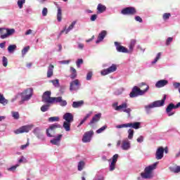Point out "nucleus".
Segmentation results:
<instances>
[{"instance_id": "obj_1", "label": "nucleus", "mask_w": 180, "mask_h": 180, "mask_svg": "<svg viewBox=\"0 0 180 180\" xmlns=\"http://www.w3.org/2000/svg\"><path fill=\"white\" fill-rule=\"evenodd\" d=\"M42 102L44 103H59L60 106H67V101L63 100L62 96L51 97V91H46L42 95Z\"/></svg>"}, {"instance_id": "obj_2", "label": "nucleus", "mask_w": 180, "mask_h": 180, "mask_svg": "<svg viewBox=\"0 0 180 180\" xmlns=\"http://www.w3.org/2000/svg\"><path fill=\"white\" fill-rule=\"evenodd\" d=\"M140 88H143V86H146V89L143 90L140 89V88L137 87V86H134L132 88L131 93L129 94V96L131 98H137V96H141V95H144L148 89H150V86L147 85L146 83L142 82L139 84Z\"/></svg>"}, {"instance_id": "obj_3", "label": "nucleus", "mask_w": 180, "mask_h": 180, "mask_svg": "<svg viewBox=\"0 0 180 180\" xmlns=\"http://www.w3.org/2000/svg\"><path fill=\"white\" fill-rule=\"evenodd\" d=\"M157 165H158V162H156L153 165L146 167L144 169V172L141 173V178L143 179H151V178L154 176L153 171L157 168Z\"/></svg>"}, {"instance_id": "obj_4", "label": "nucleus", "mask_w": 180, "mask_h": 180, "mask_svg": "<svg viewBox=\"0 0 180 180\" xmlns=\"http://www.w3.org/2000/svg\"><path fill=\"white\" fill-rule=\"evenodd\" d=\"M165 99H167V96H164L163 98L160 101H154L152 104L145 106L146 112H150V109L153 108H160V106H164L165 105Z\"/></svg>"}, {"instance_id": "obj_5", "label": "nucleus", "mask_w": 180, "mask_h": 180, "mask_svg": "<svg viewBox=\"0 0 180 180\" xmlns=\"http://www.w3.org/2000/svg\"><path fill=\"white\" fill-rule=\"evenodd\" d=\"M15 33V29L0 28L1 39H6Z\"/></svg>"}, {"instance_id": "obj_6", "label": "nucleus", "mask_w": 180, "mask_h": 180, "mask_svg": "<svg viewBox=\"0 0 180 180\" xmlns=\"http://www.w3.org/2000/svg\"><path fill=\"white\" fill-rule=\"evenodd\" d=\"M58 129H61L60 124H59L58 123L51 124L49 126V128L46 129V136L48 137H53V134H54V133H56V130H57Z\"/></svg>"}, {"instance_id": "obj_7", "label": "nucleus", "mask_w": 180, "mask_h": 180, "mask_svg": "<svg viewBox=\"0 0 180 180\" xmlns=\"http://www.w3.org/2000/svg\"><path fill=\"white\" fill-rule=\"evenodd\" d=\"M115 110L120 111L122 110L125 113H127L128 117H130L131 110L130 108H127V103H123L122 104L120 105H117L115 107Z\"/></svg>"}, {"instance_id": "obj_8", "label": "nucleus", "mask_w": 180, "mask_h": 180, "mask_svg": "<svg viewBox=\"0 0 180 180\" xmlns=\"http://www.w3.org/2000/svg\"><path fill=\"white\" fill-rule=\"evenodd\" d=\"M122 15H128L129 16H133L137 13V10L134 7H127L121 11Z\"/></svg>"}, {"instance_id": "obj_9", "label": "nucleus", "mask_w": 180, "mask_h": 180, "mask_svg": "<svg viewBox=\"0 0 180 180\" xmlns=\"http://www.w3.org/2000/svg\"><path fill=\"white\" fill-rule=\"evenodd\" d=\"M22 96V102H25V101H29L33 96V90L32 89H27L25 91V92L21 94Z\"/></svg>"}, {"instance_id": "obj_10", "label": "nucleus", "mask_w": 180, "mask_h": 180, "mask_svg": "<svg viewBox=\"0 0 180 180\" xmlns=\"http://www.w3.org/2000/svg\"><path fill=\"white\" fill-rule=\"evenodd\" d=\"M117 70V65L116 64H112L110 67L107 69H104L101 70V75H108V74H112V72H115Z\"/></svg>"}, {"instance_id": "obj_11", "label": "nucleus", "mask_w": 180, "mask_h": 180, "mask_svg": "<svg viewBox=\"0 0 180 180\" xmlns=\"http://www.w3.org/2000/svg\"><path fill=\"white\" fill-rule=\"evenodd\" d=\"M30 130H32V125H25L14 131V133L15 134H20L22 133H29Z\"/></svg>"}, {"instance_id": "obj_12", "label": "nucleus", "mask_w": 180, "mask_h": 180, "mask_svg": "<svg viewBox=\"0 0 180 180\" xmlns=\"http://www.w3.org/2000/svg\"><path fill=\"white\" fill-rule=\"evenodd\" d=\"M79 86H81V82H79V80L75 79L70 82V91H78V89H79Z\"/></svg>"}, {"instance_id": "obj_13", "label": "nucleus", "mask_w": 180, "mask_h": 180, "mask_svg": "<svg viewBox=\"0 0 180 180\" xmlns=\"http://www.w3.org/2000/svg\"><path fill=\"white\" fill-rule=\"evenodd\" d=\"M92 136H94V131L92 130L84 133L82 139L83 143H89L91 141V139H92Z\"/></svg>"}, {"instance_id": "obj_14", "label": "nucleus", "mask_w": 180, "mask_h": 180, "mask_svg": "<svg viewBox=\"0 0 180 180\" xmlns=\"http://www.w3.org/2000/svg\"><path fill=\"white\" fill-rule=\"evenodd\" d=\"M101 117H102L101 113L96 114L89 123V126H91V127H95V124L98 123V122L101 120Z\"/></svg>"}, {"instance_id": "obj_15", "label": "nucleus", "mask_w": 180, "mask_h": 180, "mask_svg": "<svg viewBox=\"0 0 180 180\" xmlns=\"http://www.w3.org/2000/svg\"><path fill=\"white\" fill-rule=\"evenodd\" d=\"M115 46L116 47V50L117 51H118V53H130V51H129V49H127L126 47L120 45V43L115 41Z\"/></svg>"}, {"instance_id": "obj_16", "label": "nucleus", "mask_w": 180, "mask_h": 180, "mask_svg": "<svg viewBox=\"0 0 180 180\" xmlns=\"http://www.w3.org/2000/svg\"><path fill=\"white\" fill-rule=\"evenodd\" d=\"M77 24V21H73L70 26L68 27V28L67 29V27H65L64 29L60 31L59 36H61V34H63V33H64V32H65L66 34H68V33L70 32V30H72L74 29V27L75 26V25Z\"/></svg>"}, {"instance_id": "obj_17", "label": "nucleus", "mask_w": 180, "mask_h": 180, "mask_svg": "<svg viewBox=\"0 0 180 180\" xmlns=\"http://www.w3.org/2000/svg\"><path fill=\"white\" fill-rule=\"evenodd\" d=\"M164 158V148L162 146L159 147L155 153L156 160H162Z\"/></svg>"}, {"instance_id": "obj_18", "label": "nucleus", "mask_w": 180, "mask_h": 180, "mask_svg": "<svg viewBox=\"0 0 180 180\" xmlns=\"http://www.w3.org/2000/svg\"><path fill=\"white\" fill-rule=\"evenodd\" d=\"M107 34H108V32L106 30L101 31V33L98 34L97 40L96 41V44L101 43V41H103V39L106 37Z\"/></svg>"}, {"instance_id": "obj_19", "label": "nucleus", "mask_w": 180, "mask_h": 180, "mask_svg": "<svg viewBox=\"0 0 180 180\" xmlns=\"http://www.w3.org/2000/svg\"><path fill=\"white\" fill-rule=\"evenodd\" d=\"M172 109H176L175 108V105L174 103H169L167 108H166V113H167L168 116H174V115H175V112H172Z\"/></svg>"}, {"instance_id": "obj_20", "label": "nucleus", "mask_w": 180, "mask_h": 180, "mask_svg": "<svg viewBox=\"0 0 180 180\" xmlns=\"http://www.w3.org/2000/svg\"><path fill=\"white\" fill-rule=\"evenodd\" d=\"M63 119L66 122L72 123V122H74V115H72L71 112H66L63 115Z\"/></svg>"}, {"instance_id": "obj_21", "label": "nucleus", "mask_w": 180, "mask_h": 180, "mask_svg": "<svg viewBox=\"0 0 180 180\" xmlns=\"http://www.w3.org/2000/svg\"><path fill=\"white\" fill-rule=\"evenodd\" d=\"M168 84V80L162 79L157 82L155 84L156 88H162V86H165Z\"/></svg>"}, {"instance_id": "obj_22", "label": "nucleus", "mask_w": 180, "mask_h": 180, "mask_svg": "<svg viewBox=\"0 0 180 180\" xmlns=\"http://www.w3.org/2000/svg\"><path fill=\"white\" fill-rule=\"evenodd\" d=\"M61 137H63V134H59L58 135L56 139L51 140V144H53V146H59Z\"/></svg>"}, {"instance_id": "obj_23", "label": "nucleus", "mask_w": 180, "mask_h": 180, "mask_svg": "<svg viewBox=\"0 0 180 180\" xmlns=\"http://www.w3.org/2000/svg\"><path fill=\"white\" fill-rule=\"evenodd\" d=\"M53 71H54V65L50 64L49 66L48 67L47 78H51V77H53Z\"/></svg>"}, {"instance_id": "obj_24", "label": "nucleus", "mask_w": 180, "mask_h": 180, "mask_svg": "<svg viewBox=\"0 0 180 180\" xmlns=\"http://www.w3.org/2000/svg\"><path fill=\"white\" fill-rule=\"evenodd\" d=\"M122 150H129L130 148V141L127 139L122 141Z\"/></svg>"}, {"instance_id": "obj_25", "label": "nucleus", "mask_w": 180, "mask_h": 180, "mask_svg": "<svg viewBox=\"0 0 180 180\" xmlns=\"http://www.w3.org/2000/svg\"><path fill=\"white\" fill-rule=\"evenodd\" d=\"M140 124L141 123L139 122L127 123L128 127H131L132 129H135V130L140 129Z\"/></svg>"}, {"instance_id": "obj_26", "label": "nucleus", "mask_w": 180, "mask_h": 180, "mask_svg": "<svg viewBox=\"0 0 180 180\" xmlns=\"http://www.w3.org/2000/svg\"><path fill=\"white\" fill-rule=\"evenodd\" d=\"M106 11V7L102 4H99L97 6V13H103Z\"/></svg>"}, {"instance_id": "obj_27", "label": "nucleus", "mask_w": 180, "mask_h": 180, "mask_svg": "<svg viewBox=\"0 0 180 180\" xmlns=\"http://www.w3.org/2000/svg\"><path fill=\"white\" fill-rule=\"evenodd\" d=\"M70 78L71 79H75L77 78V70L74 68L73 67H70Z\"/></svg>"}, {"instance_id": "obj_28", "label": "nucleus", "mask_w": 180, "mask_h": 180, "mask_svg": "<svg viewBox=\"0 0 180 180\" xmlns=\"http://www.w3.org/2000/svg\"><path fill=\"white\" fill-rule=\"evenodd\" d=\"M57 20L58 22H61V20H63V12L60 7H58Z\"/></svg>"}, {"instance_id": "obj_29", "label": "nucleus", "mask_w": 180, "mask_h": 180, "mask_svg": "<svg viewBox=\"0 0 180 180\" xmlns=\"http://www.w3.org/2000/svg\"><path fill=\"white\" fill-rule=\"evenodd\" d=\"M82 105H84V101H74L72 103V108H81Z\"/></svg>"}, {"instance_id": "obj_30", "label": "nucleus", "mask_w": 180, "mask_h": 180, "mask_svg": "<svg viewBox=\"0 0 180 180\" xmlns=\"http://www.w3.org/2000/svg\"><path fill=\"white\" fill-rule=\"evenodd\" d=\"M63 128L65 129V131H70L71 130V122H63Z\"/></svg>"}, {"instance_id": "obj_31", "label": "nucleus", "mask_w": 180, "mask_h": 180, "mask_svg": "<svg viewBox=\"0 0 180 180\" xmlns=\"http://www.w3.org/2000/svg\"><path fill=\"white\" fill-rule=\"evenodd\" d=\"M136 39H131V42L129 45V53H131L133 51V49H134V46H136Z\"/></svg>"}, {"instance_id": "obj_32", "label": "nucleus", "mask_w": 180, "mask_h": 180, "mask_svg": "<svg viewBox=\"0 0 180 180\" xmlns=\"http://www.w3.org/2000/svg\"><path fill=\"white\" fill-rule=\"evenodd\" d=\"M84 167H85V162L84 161H80L78 163V165H77L78 171H82V169H84Z\"/></svg>"}, {"instance_id": "obj_33", "label": "nucleus", "mask_w": 180, "mask_h": 180, "mask_svg": "<svg viewBox=\"0 0 180 180\" xmlns=\"http://www.w3.org/2000/svg\"><path fill=\"white\" fill-rule=\"evenodd\" d=\"M29 50H30V46H27L25 48H23V49L21 51L22 57H25V56H26V54L27 53V51H29Z\"/></svg>"}, {"instance_id": "obj_34", "label": "nucleus", "mask_w": 180, "mask_h": 180, "mask_svg": "<svg viewBox=\"0 0 180 180\" xmlns=\"http://www.w3.org/2000/svg\"><path fill=\"white\" fill-rule=\"evenodd\" d=\"M106 129H108V125H104L100 129H97L96 133H97V134H101V133H103Z\"/></svg>"}, {"instance_id": "obj_35", "label": "nucleus", "mask_w": 180, "mask_h": 180, "mask_svg": "<svg viewBox=\"0 0 180 180\" xmlns=\"http://www.w3.org/2000/svg\"><path fill=\"white\" fill-rule=\"evenodd\" d=\"M0 103H1L2 105H6L8 103V100H6L5 97H4V95L1 94H0Z\"/></svg>"}, {"instance_id": "obj_36", "label": "nucleus", "mask_w": 180, "mask_h": 180, "mask_svg": "<svg viewBox=\"0 0 180 180\" xmlns=\"http://www.w3.org/2000/svg\"><path fill=\"white\" fill-rule=\"evenodd\" d=\"M34 134H35V136L38 138L40 139V128L37 127L34 129L33 131Z\"/></svg>"}, {"instance_id": "obj_37", "label": "nucleus", "mask_w": 180, "mask_h": 180, "mask_svg": "<svg viewBox=\"0 0 180 180\" xmlns=\"http://www.w3.org/2000/svg\"><path fill=\"white\" fill-rule=\"evenodd\" d=\"M128 134H129V135H128L129 140H131V139H133V136H134V130L129 129L128 130Z\"/></svg>"}, {"instance_id": "obj_38", "label": "nucleus", "mask_w": 180, "mask_h": 180, "mask_svg": "<svg viewBox=\"0 0 180 180\" xmlns=\"http://www.w3.org/2000/svg\"><path fill=\"white\" fill-rule=\"evenodd\" d=\"M15 50H16V45L13 44V45H10L8 47V53H13V51H15Z\"/></svg>"}, {"instance_id": "obj_39", "label": "nucleus", "mask_w": 180, "mask_h": 180, "mask_svg": "<svg viewBox=\"0 0 180 180\" xmlns=\"http://www.w3.org/2000/svg\"><path fill=\"white\" fill-rule=\"evenodd\" d=\"M51 82H52L53 85L56 86V88H58L60 86V82L58 79L51 80Z\"/></svg>"}, {"instance_id": "obj_40", "label": "nucleus", "mask_w": 180, "mask_h": 180, "mask_svg": "<svg viewBox=\"0 0 180 180\" xmlns=\"http://www.w3.org/2000/svg\"><path fill=\"white\" fill-rule=\"evenodd\" d=\"M49 108H50V105H44L41 107V112H47L49 110Z\"/></svg>"}, {"instance_id": "obj_41", "label": "nucleus", "mask_w": 180, "mask_h": 180, "mask_svg": "<svg viewBox=\"0 0 180 180\" xmlns=\"http://www.w3.org/2000/svg\"><path fill=\"white\" fill-rule=\"evenodd\" d=\"M11 113H12V116H13V119H15L16 120H18V119H19L20 115H19L18 112L13 111V112H11Z\"/></svg>"}, {"instance_id": "obj_42", "label": "nucleus", "mask_w": 180, "mask_h": 180, "mask_svg": "<svg viewBox=\"0 0 180 180\" xmlns=\"http://www.w3.org/2000/svg\"><path fill=\"white\" fill-rule=\"evenodd\" d=\"M60 120V117H51L49 118V122H58Z\"/></svg>"}, {"instance_id": "obj_43", "label": "nucleus", "mask_w": 180, "mask_h": 180, "mask_svg": "<svg viewBox=\"0 0 180 180\" xmlns=\"http://www.w3.org/2000/svg\"><path fill=\"white\" fill-rule=\"evenodd\" d=\"M2 63L4 67H8V58L6 56H3Z\"/></svg>"}, {"instance_id": "obj_44", "label": "nucleus", "mask_w": 180, "mask_h": 180, "mask_svg": "<svg viewBox=\"0 0 180 180\" xmlns=\"http://www.w3.org/2000/svg\"><path fill=\"white\" fill-rule=\"evenodd\" d=\"M26 2V0H18V5L20 9H22L23 8V4Z\"/></svg>"}, {"instance_id": "obj_45", "label": "nucleus", "mask_w": 180, "mask_h": 180, "mask_svg": "<svg viewBox=\"0 0 180 180\" xmlns=\"http://www.w3.org/2000/svg\"><path fill=\"white\" fill-rule=\"evenodd\" d=\"M160 58H161V52H159L157 54V56L155 58V60L152 62V64H155V63H157V61H158V60H160Z\"/></svg>"}, {"instance_id": "obj_46", "label": "nucleus", "mask_w": 180, "mask_h": 180, "mask_svg": "<svg viewBox=\"0 0 180 180\" xmlns=\"http://www.w3.org/2000/svg\"><path fill=\"white\" fill-rule=\"evenodd\" d=\"M92 75H94V73L92 72H89L86 75V80L91 81V79H92Z\"/></svg>"}, {"instance_id": "obj_47", "label": "nucleus", "mask_w": 180, "mask_h": 180, "mask_svg": "<svg viewBox=\"0 0 180 180\" xmlns=\"http://www.w3.org/2000/svg\"><path fill=\"white\" fill-rule=\"evenodd\" d=\"M116 168V163L114 162H112L110 165V171H115V169Z\"/></svg>"}, {"instance_id": "obj_48", "label": "nucleus", "mask_w": 180, "mask_h": 180, "mask_svg": "<svg viewBox=\"0 0 180 180\" xmlns=\"http://www.w3.org/2000/svg\"><path fill=\"white\" fill-rule=\"evenodd\" d=\"M172 172H174V174H178L179 172H180V166H177L175 168H172Z\"/></svg>"}, {"instance_id": "obj_49", "label": "nucleus", "mask_w": 180, "mask_h": 180, "mask_svg": "<svg viewBox=\"0 0 180 180\" xmlns=\"http://www.w3.org/2000/svg\"><path fill=\"white\" fill-rule=\"evenodd\" d=\"M19 167V165H14L10 168L8 169V171H11L12 172H15L16 171V169Z\"/></svg>"}, {"instance_id": "obj_50", "label": "nucleus", "mask_w": 180, "mask_h": 180, "mask_svg": "<svg viewBox=\"0 0 180 180\" xmlns=\"http://www.w3.org/2000/svg\"><path fill=\"white\" fill-rule=\"evenodd\" d=\"M77 68H79L81 67V64H84V60L82 59H78L76 62Z\"/></svg>"}, {"instance_id": "obj_51", "label": "nucleus", "mask_w": 180, "mask_h": 180, "mask_svg": "<svg viewBox=\"0 0 180 180\" xmlns=\"http://www.w3.org/2000/svg\"><path fill=\"white\" fill-rule=\"evenodd\" d=\"M171 16V13H165L163 14V19L164 20H167L169 19V17Z\"/></svg>"}, {"instance_id": "obj_52", "label": "nucleus", "mask_w": 180, "mask_h": 180, "mask_svg": "<svg viewBox=\"0 0 180 180\" xmlns=\"http://www.w3.org/2000/svg\"><path fill=\"white\" fill-rule=\"evenodd\" d=\"M173 40H174V38H172V37L167 38V39L166 41V46H169V44H171V43H172Z\"/></svg>"}, {"instance_id": "obj_53", "label": "nucleus", "mask_w": 180, "mask_h": 180, "mask_svg": "<svg viewBox=\"0 0 180 180\" xmlns=\"http://www.w3.org/2000/svg\"><path fill=\"white\" fill-rule=\"evenodd\" d=\"M119 158V155L118 154H115L112 156V162H117V159Z\"/></svg>"}, {"instance_id": "obj_54", "label": "nucleus", "mask_w": 180, "mask_h": 180, "mask_svg": "<svg viewBox=\"0 0 180 180\" xmlns=\"http://www.w3.org/2000/svg\"><path fill=\"white\" fill-rule=\"evenodd\" d=\"M97 18H98V15L96 14H94L91 15L90 20L91 22H95V20H96Z\"/></svg>"}, {"instance_id": "obj_55", "label": "nucleus", "mask_w": 180, "mask_h": 180, "mask_svg": "<svg viewBox=\"0 0 180 180\" xmlns=\"http://www.w3.org/2000/svg\"><path fill=\"white\" fill-rule=\"evenodd\" d=\"M124 127H128L127 124H120L116 126L117 129H123Z\"/></svg>"}, {"instance_id": "obj_56", "label": "nucleus", "mask_w": 180, "mask_h": 180, "mask_svg": "<svg viewBox=\"0 0 180 180\" xmlns=\"http://www.w3.org/2000/svg\"><path fill=\"white\" fill-rule=\"evenodd\" d=\"M135 20L136 22H139V23H143V19L141 18V17L137 15L135 17Z\"/></svg>"}, {"instance_id": "obj_57", "label": "nucleus", "mask_w": 180, "mask_h": 180, "mask_svg": "<svg viewBox=\"0 0 180 180\" xmlns=\"http://www.w3.org/2000/svg\"><path fill=\"white\" fill-rule=\"evenodd\" d=\"M48 13H49V11L47 10V8H44L42 10V15L47 16Z\"/></svg>"}, {"instance_id": "obj_58", "label": "nucleus", "mask_w": 180, "mask_h": 180, "mask_svg": "<svg viewBox=\"0 0 180 180\" xmlns=\"http://www.w3.org/2000/svg\"><path fill=\"white\" fill-rule=\"evenodd\" d=\"M29 141L27 142V143L25 145H22L20 146V150H25V148H27V147H29Z\"/></svg>"}, {"instance_id": "obj_59", "label": "nucleus", "mask_w": 180, "mask_h": 180, "mask_svg": "<svg viewBox=\"0 0 180 180\" xmlns=\"http://www.w3.org/2000/svg\"><path fill=\"white\" fill-rule=\"evenodd\" d=\"M173 86L175 88V89H178V88L180 87V83L179 82H175L173 84Z\"/></svg>"}, {"instance_id": "obj_60", "label": "nucleus", "mask_w": 180, "mask_h": 180, "mask_svg": "<svg viewBox=\"0 0 180 180\" xmlns=\"http://www.w3.org/2000/svg\"><path fill=\"white\" fill-rule=\"evenodd\" d=\"M91 115H92V112L86 114V115L84 117L83 120H84V121L86 122V120H88V119H89V117H91Z\"/></svg>"}, {"instance_id": "obj_61", "label": "nucleus", "mask_w": 180, "mask_h": 180, "mask_svg": "<svg viewBox=\"0 0 180 180\" xmlns=\"http://www.w3.org/2000/svg\"><path fill=\"white\" fill-rule=\"evenodd\" d=\"M136 140L138 143H143V140H144V138L143 137V136H141Z\"/></svg>"}, {"instance_id": "obj_62", "label": "nucleus", "mask_w": 180, "mask_h": 180, "mask_svg": "<svg viewBox=\"0 0 180 180\" xmlns=\"http://www.w3.org/2000/svg\"><path fill=\"white\" fill-rule=\"evenodd\" d=\"M6 44V41H4L3 43H0V49H5Z\"/></svg>"}, {"instance_id": "obj_63", "label": "nucleus", "mask_w": 180, "mask_h": 180, "mask_svg": "<svg viewBox=\"0 0 180 180\" xmlns=\"http://www.w3.org/2000/svg\"><path fill=\"white\" fill-rule=\"evenodd\" d=\"M78 47H79V49L82 50V49H84V44L79 43L78 44Z\"/></svg>"}, {"instance_id": "obj_64", "label": "nucleus", "mask_w": 180, "mask_h": 180, "mask_svg": "<svg viewBox=\"0 0 180 180\" xmlns=\"http://www.w3.org/2000/svg\"><path fill=\"white\" fill-rule=\"evenodd\" d=\"M29 34H32V30H27V32H25V35L27 36Z\"/></svg>"}]
</instances>
